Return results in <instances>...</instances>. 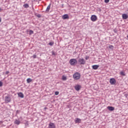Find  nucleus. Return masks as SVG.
Masks as SVG:
<instances>
[{
	"label": "nucleus",
	"mask_w": 128,
	"mask_h": 128,
	"mask_svg": "<svg viewBox=\"0 0 128 128\" xmlns=\"http://www.w3.org/2000/svg\"><path fill=\"white\" fill-rule=\"evenodd\" d=\"M122 16H128V15L126 14H122Z\"/></svg>",
	"instance_id": "28"
},
{
	"label": "nucleus",
	"mask_w": 128,
	"mask_h": 128,
	"mask_svg": "<svg viewBox=\"0 0 128 128\" xmlns=\"http://www.w3.org/2000/svg\"><path fill=\"white\" fill-rule=\"evenodd\" d=\"M32 80L30 78H28L26 80V82H28V84H30V82H31Z\"/></svg>",
	"instance_id": "15"
},
{
	"label": "nucleus",
	"mask_w": 128,
	"mask_h": 128,
	"mask_svg": "<svg viewBox=\"0 0 128 128\" xmlns=\"http://www.w3.org/2000/svg\"><path fill=\"white\" fill-rule=\"evenodd\" d=\"M32 58H36V54L33 55Z\"/></svg>",
	"instance_id": "30"
},
{
	"label": "nucleus",
	"mask_w": 128,
	"mask_h": 128,
	"mask_svg": "<svg viewBox=\"0 0 128 128\" xmlns=\"http://www.w3.org/2000/svg\"><path fill=\"white\" fill-rule=\"evenodd\" d=\"M28 122H26V124H28Z\"/></svg>",
	"instance_id": "41"
},
{
	"label": "nucleus",
	"mask_w": 128,
	"mask_h": 128,
	"mask_svg": "<svg viewBox=\"0 0 128 128\" xmlns=\"http://www.w3.org/2000/svg\"><path fill=\"white\" fill-rule=\"evenodd\" d=\"M127 38H128V34L127 35Z\"/></svg>",
	"instance_id": "39"
},
{
	"label": "nucleus",
	"mask_w": 128,
	"mask_h": 128,
	"mask_svg": "<svg viewBox=\"0 0 128 128\" xmlns=\"http://www.w3.org/2000/svg\"><path fill=\"white\" fill-rule=\"evenodd\" d=\"M69 63L70 66H76L78 64V60L76 58H72L70 60Z\"/></svg>",
	"instance_id": "2"
},
{
	"label": "nucleus",
	"mask_w": 128,
	"mask_h": 128,
	"mask_svg": "<svg viewBox=\"0 0 128 128\" xmlns=\"http://www.w3.org/2000/svg\"><path fill=\"white\" fill-rule=\"evenodd\" d=\"M74 88L76 90H77V92H78L80 88H82V86L80 85H76L75 86Z\"/></svg>",
	"instance_id": "7"
},
{
	"label": "nucleus",
	"mask_w": 128,
	"mask_h": 128,
	"mask_svg": "<svg viewBox=\"0 0 128 128\" xmlns=\"http://www.w3.org/2000/svg\"><path fill=\"white\" fill-rule=\"evenodd\" d=\"M54 42H49L48 44H49V46H54Z\"/></svg>",
	"instance_id": "21"
},
{
	"label": "nucleus",
	"mask_w": 128,
	"mask_h": 128,
	"mask_svg": "<svg viewBox=\"0 0 128 128\" xmlns=\"http://www.w3.org/2000/svg\"><path fill=\"white\" fill-rule=\"evenodd\" d=\"M62 18L63 20H68L70 18V17H68V16H62Z\"/></svg>",
	"instance_id": "17"
},
{
	"label": "nucleus",
	"mask_w": 128,
	"mask_h": 128,
	"mask_svg": "<svg viewBox=\"0 0 128 128\" xmlns=\"http://www.w3.org/2000/svg\"><path fill=\"white\" fill-rule=\"evenodd\" d=\"M2 86V81H0V87Z\"/></svg>",
	"instance_id": "31"
},
{
	"label": "nucleus",
	"mask_w": 128,
	"mask_h": 128,
	"mask_svg": "<svg viewBox=\"0 0 128 128\" xmlns=\"http://www.w3.org/2000/svg\"><path fill=\"white\" fill-rule=\"evenodd\" d=\"M62 80H66V76H63L62 77Z\"/></svg>",
	"instance_id": "19"
},
{
	"label": "nucleus",
	"mask_w": 128,
	"mask_h": 128,
	"mask_svg": "<svg viewBox=\"0 0 128 128\" xmlns=\"http://www.w3.org/2000/svg\"><path fill=\"white\" fill-rule=\"evenodd\" d=\"M16 112H18V110H16Z\"/></svg>",
	"instance_id": "38"
},
{
	"label": "nucleus",
	"mask_w": 128,
	"mask_h": 128,
	"mask_svg": "<svg viewBox=\"0 0 128 128\" xmlns=\"http://www.w3.org/2000/svg\"><path fill=\"white\" fill-rule=\"evenodd\" d=\"M82 122V120L78 118H76L75 120L76 124H80Z\"/></svg>",
	"instance_id": "12"
},
{
	"label": "nucleus",
	"mask_w": 128,
	"mask_h": 128,
	"mask_svg": "<svg viewBox=\"0 0 128 128\" xmlns=\"http://www.w3.org/2000/svg\"><path fill=\"white\" fill-rule=\"evenodd\" d=\"M110 0H104V2H106V4H108Z\"/></svg>",
	"instance_id": "24"
},
{
	"label": "nucleus",
	"mask_w": 128,
	"mask_h": 128,
	"mask_svg": "<svg viewBox=\"0 0 128 128\" xmlns=\"http://www.w3.org/2000/svg\"><path fill=\"white\" fill-rule=\"evenodd\" d=\"M26 124H28V123H26Z\"/></svg>",
	"instance_id": "40"
},
{
	"label": "nucleus",
	"mask_w": 128,
	"mask_h": 128,
	"mask_svg": "<svg viewBox=\"0 0 128 128\" xmlns=\"http://www.w3.org/2000/svg\"><path fill=\"white\" fill-rule=\"evenodd\" d=\"M122 20H126L128 16H122Z\"/></svg>",
	"instance_id": "25"
},
{
	"label": "nucleus",
	"mask_w": 128,
	"mask_h": 128,
	"mask_svg": "<svg viewBox=\"0 0 128 128\" xmlns=\"http://www.w3.org/2000/svg\"><path fill=\"white\" fill-rule=\"evenodd\" d=\"M5 102L6 104L10 102V96H5Z\"/></svg>",
	"instance_id": "5"
},
{
	"label": "nucleus",
	"mask_w": 128,
	"mask_h": 128,
	"mask_svg": "<svg viewBox=\"0 0 128 128\" xmlns=\"http://www.w3.org/2000/svg\"><path fill=\"white\" fill-rule=\"evenodd\" d=\"M1 22H2V18H0V23H1Z\"/></svg>",
	"instance_id": "35"
},
{
	"label": "nucleus",
	"mask_w": 128,
	"mask_h": 128,
	"mask_svg": "<svg viewBox=\"0 0 128 128\" xmlns=\"http://www.w3.org/2000/svg\"><path fill=\"white\" fill-rule=\"evenodd\" d=\"M52 6V4H50L47 7L46 9V12H50V6Z\"/></svg>",
	"instance_id": "13"
},
{
	"label": "nucleus",
	"mask_w": 128,
	"mask_h": 128,
	"mask_svg": "<svg viewBox=\"0 0 128 128\" xmlns=\"http://www.w3.org/2000/svg\"><path fill=\"white\" fill-rule=\"evenodd\" d=\"M110 84H112V85L116 84V79H114V78H111L110 79Z\"/></svg>",
	"instance_id": "4"
},
{
	"label": "nucleus",
	"mask_w": 128,
	"mask_h": 128,
	"mask_svg": "<svg viewBox=\"0 0 128 128\" xmlns=\"http://www.w3.org/2000/svg\"><path fill=\"white\" fill-rule=\"evenodd\" d=\"M35 15L36 16H41L40 14H35Z\"/></svg>",
	"instance_id": "33"
},
{
	"label": "nucleus",
	"mask_w": 128,
	"mask_h": 128,
	"mask_svg": "<svg viewBox=\"0 0 128 128\" xmlns=\"http://www.w3.org/2000/svg\"><path fill=\"white\" fill-rule=\"evenodd\" d=\"M10 74V72L6 71V74Z\"/></svg>",
	"instance_id": "34"
},
{
	"label": "nucleus",
	"mask_w": 128,
	"mask_h": 128,
	"mask_svg": "<svg viewBox=\"0 0 128 128\" xmlns=\"http://www.w3.org/2000/svg\"><path fill=\"white\" fill-rule=\"evenodd\" d=\"M88 58H90L89 56H86L85 58V60H88Z\"/></svg>",
	"instance_id": "26"
},
{
	"label": "nucleus",
	"mask_w": 128,
	"mask_h": 128,
	"mask_svg": "<svg viewBox=\"0 0 128 128\" xmlns=\"http://www.w3.org/2000/svg\"><path fill=\"white\" fill-rule=\"evenodd\" d=\"M38 18H40V16H38Z\"/></svg>",
	"instance_id": "42"
},
{
	"label": "nucleus",
	"mask_w": 128,
	"mask_h": 128,
	"mask_svg": "<svg viewBox=\"0 0 128 128\" xmlns=\"http://www.w3.org/2000/svg\"><path fill=\"white\" fill-rule=\"evenodd\" d=\"M48 128H56V124H54V123L50 122L48 124Z\"/></svg>",
	"instance_id": "6"
},
{
	"label": "nucleus",
	"mask_w": 128,
	"mask_h": 128,
	"mask_svg": "<svg viewBox=\"0 0 128 128\" xmlns=\"http://www.w3.org/2000/svg\"><path fill=\"white\" fill-rule=\"evenodd\" d=\"M73 78L74 80H80V74L78 72H76L74 74Z\"/></svg>",
	"instance_id": "3"
},
{
	"label": "nucleus",
	"mask_w": 128,
	"mask_h": 128,
	"mask_svg": "<svg viewBox=\"0 0 128 128\" xmlns=\"http://www.w3.org/2000/svg\"><path fill=\"white\" fill-rule=\"evenodd\" d=\"M30 36H32V34H34V31L32 30H30L29 32Z\"/></svg>",
	"instance_id": "18"
},
{
	"label": "nucleus",
	"mask_w": 128,
	"mask_h": 128,
	"mask_svg": "<svg viewBox=\"0 0 128 128\" xmlns=\"http://www.w3.org/2000/svg\"><path fill=\"white\" fill-rule=\"evenodd\" d=\"M98 68H100L99 65H93L92 66V68H93V70H98Z\"/></svg>",
	"instance_id": "11"
},
{
	"label": "nucleus",
	"mask_w": 128,
	"mask_h": 128,
	"mask_svg": "<svg viewBox=\"0 0 128 128\" xmlns=\"http://www.w3.org/2000/svg\"><path fill=\"white\" fill-rule=\"evenodd\" d=\"M120 74H121V76H126V74H124V72H120Z\"/></svg>",
	"instance_id": "20"
},
{
	"label": "nucleus",
	"mask_w": 128,
	"mask_h": 128,
	"mask_svg": "<svg viewBox=\"0 0 128 128\" xmlns=\"http://www.w3.org/2000/svg\"><path fill=\"white\" fill-rule=\"evenodd\" d=\"M0 12H2V8H0Z\"/></svg>",
	"instance_id": "36"
},
{
	"label": "nucleus",
	"mask_w": 128,
	"mask_h": 128,
	"mask_svg": "<svg viewBox=\"0 0 128 128\" xmlns=\"http://www.w3.org/2000/svg\"><path fill=\"white\" fill-rule=\"evenodd\" d=\"M86 62V60H84V58H79L77 60V64H80V66H84Z\"/></svg>",
	"instance_id": "1"
},
{
	"label": "nucleus",
	"mask_w": 128,
	"mask_h": 128,
	"mask_svg": "<svg viewBox=\"0 0 128 128\" xmlns=\"http://www.w3.org/2000/svg\"><path fill=\"white\" fill-rule=\"evenodd\" d=\"M24 8H28V4H24L23 6Z\"/></svg>",
	"instance_id": "16"
},
{
	"label": "nucleus",
	"mask_w": 128,
	"mask_h": 128,
	"mask_svg": "<svg viewBox=\"0 0 128 128\" xmlns=\"http://www.w3.org/2000/svg\"><path fill=\"white\" fill-rule=\"evenodd\" d=\"M14 124H20V121L18 120H16L14 121Z\"/></svg>",
	"instance_id": "14"
},
{
	"label": "nucleus",
	"mask_w": 128,
	"mask_h": 128,
	"mask_svg": "<svg viewBox=\"0 0 128 128\" xmlns=\"http://www.w3.org/2000/svg\"><path fill=\"white\" fill-rule=\"evenodd\" d=\"M109 48H112V50L114 48V46L112 45H111Z\"/></svg>",
	"instance_id": "29"
},
{
	"label": "nucleus",
	"mask_w": 128,
	"mask_h": 128,
	"mask_svg": "<svg viewBox=\"0 0 128 128\" xmlns=\"http://www.w3.org/2000/svg\"><path fill=\"white\" fill-rule=\"evenodd\" d=\"M90 20H92V22H96V20H98V17L97 16H91Z\"/></svg>",
	"instance_id": "10"
},
{
	"label": "nucleus",
	"mask_w": 128,
	"mask_h": 128,
	"mask_svg": "<svg viewBox=\"0 0 128 128\" xmlns=\"http://www.w3.org/2000/svg\"><path fill=\"white\" fill-rule=\"evenodd\" d=\"M59 94H60V92L56 91L55 92V96H58Z\"/></svg>",
	"instance_id": "23"
},
{
	"label": "nucleus",
	"mask_w": 128,
	"mask_h": 128,
	"mask_svg": "<svg viewBox=\"0 0 128 128\" xmlns=\"http://www.w3.org/2000/svg\"><path fill=\"white\" fill-rule=\"evenodd\" d=\"M113 30L115 34H116V32H118V30H116V29H114Z\"/></svg>",
	"instance_id": "27"
},
{
	"label": "nucleus",
	"mask_w": 128,
	"mask_h": 128,
	"mask_svg": "<svg viewBox=\"0 0 128 128\" xmlns=\"http://www.w3.org/2000/svg\"><path fill=\"white\" fill-rule=\"evenodd\" d=\"M52 56H56V52L54 50H52Z\"/></svg>",
	"instance_id": "22"
},
{
	"label": "nucleus",
	"mask_w": 128,
	"mask_h": 128,
	"mask_svg": "<svg viewBox=\"0 0 128 128\" xmlns=\"http://www.w3.org/2000/svg\"><path fill=\"white\" fill-rule=\"evenodd\" d=\"M107 108L108 110H110V112H112V110H114V107L112 106H108L107 107Z\"/></svg>",
	"instance_id": "9"
},
{
	"label": "nucleus",
	"mask_w": 128,
	"mask_h": 128,
	"mask_svg": "<svg viewBox=\"0 0 128 128\" xmlns=\"http://www.w3.org/2000/svg\"><path fill=\"white\" fill-rule=\"evenodd\" d=\"M62 16H68V14H65Z\"/></svg>",
	"instance_id": "32"
},
{
	"label": "nucleus",
	"mask_w": 128,
	"mask_h": 128,
	"mask_svg": "<svg viewBox=\"0 0 128 128\" xmlns=\"http://www.w3.org/2000/svg\"><path fill=\"white\" fill-rule=\"evenodd\" d=\"M92 16H96V15H92Z\"/></svg>",
	"instance_id": "37"
},
{
	"label": "nucleus",
	"mask_w": 128,
	"mask_h": 128,
	"mask_svg": "<svg viewBox=\"0 0 128 128\" xmlns=\"http://www.w3.org/2000/svg\"><path fill=\"white\" fill-rule=\"evenodd\" d=\"M18 96H19L20 98H24V94H22V92L18 93Z\"/></svg>",
	"instance_id": "8"
}]
</instances>
